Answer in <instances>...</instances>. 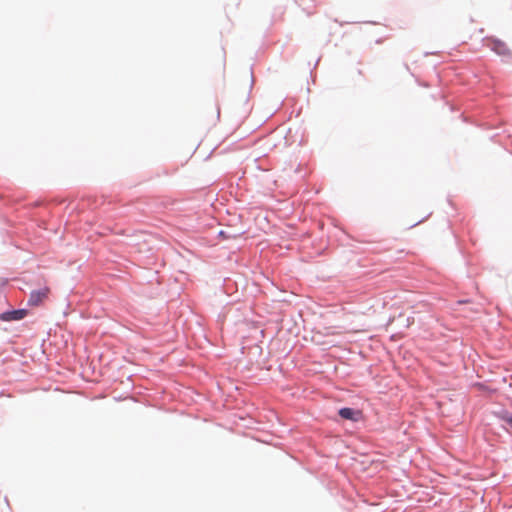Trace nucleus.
<instances>
[{"mask_svg": "<svg viewBox=\"0 0 512 512\" xmlns=\"http://www.w3.org/2000/svg\"><path fill=\"white\" fill-rule=\"evenodd\" d=\"M339 415L346 420H351L354 422L359 421L362 418V412L360 410H355L352 408H341L339 410Z\"/></svg>", "mask_w": 512, "mask_h": 512, "instance_id": "3", "label": "nucleus"}, {"mask_svg": "<svg viewBox=\"0 0 512 512\" xmlns=\"http://www.w3.org/2000/svg\"><path fill=\"white\" fill-rule=\"evenodd\" d=\"M330 334H331V335H336V334H338V332H327V333H326V335H330Z\"/></svg>", "mask_w": 512, "mask_h": 512, "instance_id": "6", "label": "nucleus"}, {"mask_svg": "<svg viewBox=\"0 0 512 512\" xmlns=\"http://www.w3.org/2000/svg\"><path fill=\"white\" fill-rule=\"evenodd\" d=\"M487 46L495 53L501 56L510 55V49L507 44L499 39L490 38L487 40Z\"/></svg>", "mask_w": 512, "mask_h": 512, "instance_id": "1", "label": "nucleus"}, {"mask_svg": "<svg viewBox=\"0 0 512 512\" xmlns=\"http://www.w3.org/2000/svg\"><path fill=\"white\" fill-rule=\"evenodd\" d=\"M504 421H505V428L508 431H512V417L504 418Z\"/></svg>", "mask_w": 512, "mask_h": 512, "instance_id": "5", "label": "nucleus"}, {"mask_svg": "<svg viewBox=\"0 0 512 512\" xmlns=\"http://www.w3.org/2000/svg\"><path fill=\"white\" fill-rule=\"evenodd\" d=\"M49 292L50 290L47 287L32 291L28 299V305L33 307L39 306L47 298Z\"/></svg>", "mask_w": 512, "mask_h": 512, "instance_id": "2", "label": "nucleus"}, {"mask_svg": "<svg viewBox=\"0 0 512 512\" xmlns=\"http://www.w3.org/2000/svg\"><path fill=\"white\" fill-rule=\"evenodd\" d=\"M26 315L27 311L25 309H18L2 313L0 319L3 321H16L23 319Z\"/></svg>", "mask_w": 512, "mask_h": 512, "instance_id": "4", "label": "nucleus"}]
</instances>
